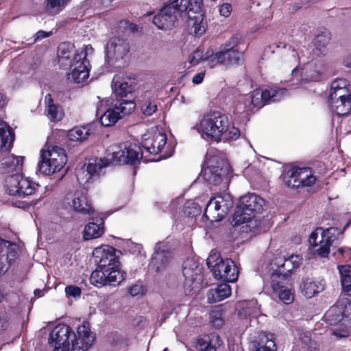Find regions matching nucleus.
Segmentation results:
<instances>
[{
	"label": "nucleus",
	"mask_w": 351,
	"mask_h": 351,
	"mask_svg": "<svg viewBox=\"0 0 351 351\" xmlns=\"http://www.w3.org/2000/svg\"><path fill=\"white\" fill-rule=\"evenodd\" d=\"M95 340L89 324L84 322L77 327V335L67 325L58 324L51 331L49 343L53 351H87Z\"/></svg>",
	"instance_id": "f257e3e1"
},
{
	"label": "nucleus",
	"mask_w": 351,
	"mask_h": 351,
	"mask_svg": "<svg viewBox=\"0 0 351 351\" xmlns=\"http://www.w3.org/2000/svg\"><path fill=\"white\" fill-rule=\"evenodd\" d=\"M191 129L208 142L234 141L240 136L239 130L230 122L227 115L217 111L204 114Z\"/></svg>",
	"instance_id": "f03ea898"
},
{
	"label": "nucleus",
	"mask_w": 351,
	"mask_h": 351,
	"mask_svg": "<svg viewBox=\"0 0 351 351\" xmlns=\"http://www.w3.org/2000/svg\"><path fill=\"white\" fill-rule=\"evenodd\" d=\"M93 49L90 45L75 49L71 43H62L58 47V62L62 66H69L67 79L70 82L80 84L84 82L89 76L90 64L87 59Z\"/></svg>",
	"instance_id": "7ed1b4c3"
},
{
	"label": "nucleus",
	"mask_w": 351,
	"mask_h": 351,
	"mask_svg": "<svg viewBox=\"0 0 351 351\" xmlns=\"http://www.w3.org/2000/svg\"><path fill=\"white\" fill-rule=\"evenodd\" d=\"M201 0H173L164 6L153 19V23L160 29H168L173 27L179 18L186 15V10L198 12Z\"/></svg>",
	"instance_id": "20e7f679"
},
{
	"label": "nucleus",
	"mask_w": 351,
	"mask_h": 351,
	"mask_svg": "<svg viewBox=\"0 0 351 351\" xmlns=\"http://www.w3.org/2000/svg\"><path fill=\"white\" fill-rule=\"evenodd\" d=\"M286 92V89L276 86L267 87L263 90L256 88L248 94L239 97L236 110L238 112H243L252 111L254 108H260L267 103L280 101Z\"/></svg>",
	"instance_id": "39448f33"
},
{
	"label": "nucleus",
	"mask_w": 351,
	"mask_h": 351,
	"mask_svg": "<svg viewBox=\"0 0 351 351\" xmlns=\"http://www.w3.org/2000/svg\"><path fill=\"white\" fill-rule=\"evenodd\" d=\"M324 71L322 60L311 58L308 54H302L300 57V68L296 66L292 70L293 84L297 85L310 82H317L321 79Z\"/></svg>",
	"instance_id": "423d86ee"
},
{
	"label": "nucleus",
	"mask_w": 351,
	"mask_h": 351,
	"mask_svg": "<svg viewBox=\"0 0 351 351\" xmlns=\"http://www.w3.org/2000/svg\"><path fill=\"white\" fill-rule=\"evenodd\" d=\"M67 156L65 150L58 146H45L40 151L38 171L45 176L60 172L65 166Z\"/></svg>",
	"instance_id": "0eeeda50"
},
{
	"label": "nucleus",
	"mask_w": 351,
	"mask_h": 351,
	"mask_svg": "<svg viewBox=\"0 0 351 351\" xmlns=\"http://www.w3.org/2000/svg\"><path fill=\"white\" fill-rule=\"evenodd\" d=\"M167 135L163 131L152 129L143 136L141 144L145 151L149 154L156 155L160 153V156L156 160H158L171 157L174 152L173 147L167 144ZM147 160H156L149 159Z\"/></svg>",
	"instance_id": "6e6552de"
},
{
	"label": "nucleus",
	"mask_w": 351,
	"mask_h": 351,
	"mask_svg": "<svg viewBox=\"0 0 351 351\" xmlns=\"http://www.w3.org/2000/svg\"><path fill=\"white\" fill-rule=\"evenodd\" d=\"M228 172L229 166L223 160L217 156L206 155L201 176L208 186H218L223 181L227 180Z\"/></svg>",
	"instance_id": "1a4fd4ad"
},
{
	"label": "nucleus",
	"mask_w": 351,
	"mask_h": 351,
	"mask_svg": "<svg viewBox=\"0 0 351 351\" xmlns=\"http://www.w3.org/2000/svg\"><path fill=\"white\" fill-rule=\"evenodd\" d=\"M107 153L112 164L120 165H136L144 154L138 145L130 143L112 145L107 149Z\"/></svg>",
	"instance_id": "9d476101"
},
{
	"label": "nucleus",
	"mask_w": 351,
	"mask_h": 351,
	"mask_svg": "<svg viewBox=\"0 0 351 351\" xmlns=\"http://www.w3.org/2000/svg\"><path fill=\"white\" fill-rule=\"evenodd\" d=\"M38 184L29 178L16 172L8 175L4 180L5 192L12 196L25 197L33 195Z\"/></svg>",
	"instance_id": "9b49d317"
},
{
	"label": "nucleus",
	"mask_w": 351,
	"mask_h": 351,
	"mask_svg": "<svg viewBox=\"0 0 351 351\" xmlns=\"http://www.w3.org/2000/svg\"><path fill=\"white\" fill-rule=\"evenodd\" d=\"M341 234L339 228L331 227L324 230L317 228L311 232L309 243L314 247L315 252L322 257H326L330 252V247Z\"/></svg>",
	"instance_id": "f8f14e48"
},
{
	"label": "nucleus",
	"mask_w": 351,
	"mask_h": 351,
	"mask_svg": "<svg viewBox=\"0 0 351 351\" xmlns=\"http://www.w3.org/2000/svg\"><path fill=\"white\" fill-rule=\"evenodd\" d=\"M130 51V47L125 40L113 36L109 39L105 46V60L111 66L123 67L125 58Z\"/></svg>",
	"instance_id": "ddd939ff"
},
{
	"label": "nucleus",
	"mask_w": 351,
	"mask_h": 351,
	"mask_svg": "<svg viewBox=\"0 0 351 351\" xmlns=\"http://www.w3.org/2000/svg\"><path fill=\"white\" fill-rule=\"evenodd\" d=\"M206 263L216 279L227 282H234L237 280L239 270L232 259H223L214 254L208 256Z\"/></svg>",
	"instance_id": "4468645a"
},
{
	"label": "nucleus",
	"mask_w": 351,
	"mask_h": 351,
	"mask_svg": "<svg viewBox=\"0 0 351 351\" xmlns=\"http://www.w3.org/2000/svg\"><path fill=\"white\" fill-rule=\"evenodd\" d=\"M126 273L121 269L120 262L101 269L93 271L90 277L91 284L97 287H102L106 285H118L122 282Z\"/></svg>",
	"instance_id": "2eb2a0df"
},
{
	"label": "nucleus",
	"mask_w": 351,
	"mask_h": 351,
	"mask_svg": "<svg viewBox=\"0 0 351 351\" xmlns=\"http://www.w3.org/2000/svg\"><path fill=\"white\" fill-rule=\"evenodd\" d=\"M136 86L135 78L123 73L114 76L112 82V88L117 97V103L121 106L131 101L135 103L134 90Z\"/></svg>",
	"instance_id": "dca6fc26"
},
{
	"label": "nucleus",
	"mask_w": 351,
	"mask_h": 351,
	"mask_svg": "<svg viewBox=\"0 0 351 351\" xmlns=\"http://www.w3.org/2000/svg\"><path fill=\"white\" fill-rule=\"evenodd\" d=\"M233 206V200L228 193H223L210 199L206 205L203 217L207 220H221Z\"/></svg>",
	"instance_id": "f3484780"
},
{
	"label": "nucleus",
	"mask_w": 351,
	"mask_h": 351,
	"mask_svg": "<svg viewBox=\"0 0 351 351\" xmlns=\"http://www.w3.org/2000/svg\"><path fill=\"white\" fill-rule=\"evenodd\" d=\"M330 324L341 323L346 328L351 326V300L341 298L325 314Z\"/></svg>",
	"instance_id": "a211bd4d"
},
{
	"label": "nucleus",
	"mask_w": 351,
	"mask_h": 351,
	"mask_svg": "<svg viewBox=\"0 0 351 351\" xmlns=\"http://www.w3.org/2000/svg\"><path fill=\"white\" fill-rule=\"evenodd\" d=\"M136 107L135 103L131 101L121 106L117 102L107 110L103 112L101 108H99L97 112V115H100L99 121L102 125L109 127L114 125L119 119L125 114L132 112Z\"/></svg>",
	"instance_id": "6ab92c4d"
},
{
	"label": "nucleus",
	"mask_w": 351,
	"mask_h": 351,
	"mask_svg": "<svg viewBox=\"0 0 351 351\" xmlns=\"http://www.w3.org/2000/svg\"><path fill=\"white\" fill-rule=\"evenodd\" d=\"M301 263L302 258L295 254H292L287 258H276L271 263L274 269L272 274L283 276V280H289L291 273L300 267Z\"/></svg>",
	"instance_id": "aec40b11"
},
{
	"label": "nucleus",
	"mask_w": 351,
	"mask_h": 351,
	"mask_svg": "<svg viewBox=\"0 0 351 351\" xmlns=\"http://www.w3.org/2000/svg\"><path fill=\"white\" fill-rule=\"evenodd\" d=\"M120 253L115 248L108 245H103L94 249L93 255L97 263L96 269H101L119 262L117 253Z\"/></svg>",
	"instance_id": "412c9836"
},
{
	"label": "nucleus",
	"mask_w": 351,
	"mask_h": 351,
	"mask_svg": "<svg viewBox=\"0 0 351 351\" xmlns=\"http://www.w3.org/2000/svg\"><path fill=\"white\" fill-rule=\"evenodd\" d=\"M182 273L184 277V287L186 294L190 292L199 284L201 280V269L197 263L193 259H187L183 263Z\"/></svg>",
	"instance_id": "4be33fe9"
},
{
	"label": "nucleus",
	"mask_w": 351,
	"mask_h": 351,
	"mask_svg": "<svg viewBox=\"0 0 351 351\" xmlns=\"http://www.w3.org/2000/svg\"><path fill=\"white\" fill-rule=\"evenodd\" d=\"M171 257V247L169 242L166 241L158 242L154 247L149 267L156 271H160L169 263Z\"/></svg>",
	"instance_id": "5701e85b"
},
{
	"label": "nucleus",
	"mask_w": 351,
	"mask_h": 351,
	"mask_svg": "<svg viewBox=\"0 0 351 351\" xmlns=\"http://www.w3.org/2000/svg\"><path fill=\"white\" fill-rule=\"evenodd\" d=\"M18 245L0 237V275L5 273L16 258Z\"/></svg>",
	"instance_id": "b1692460"
},
{
	"label": "nucleus",
	"mask_w": 351,
	"mask_h": 351,
	"mask_svg": "<svg viewBox=\"0 0 351 351\" xmlns=\"http://www.w3.org/2000/svg\"><path fill=\"white\" fill-rule=\"evenodd\" d=\"M67 204L74 211L83 215H90L93 212L91 204L84 190L76 191L66 196Z\"/></svg>",
	"instance_id": "393cba45"
},
{
	"label": "nucleus",
	"mask_w": 351,
	"mask_h": 351,
	"mask_svg": "<svg viewBox=\"0 0 351 351\" xmlns=\"http://www.w3.org/2000/svg\"><path fill=\"white\" fill-rule=\"evenodd\" d=\"M284 277L277 274L271 275V287L274 294L285 304H291L293 301V293L287 286L289 280H283Z\"/></svg>",
	"instance_id": "a878e982"
},
{
	"label": "nucleus",
	"mask_w": 351,
	"mask_h": 351,
	"mask_svg": "<svg viewBox=\"0 0 351 351\" xmlns=\"http://www.w3.org/2000/svg\"><path fill=\"white\" fill-rule=\"evenodd\" d=\"M338 99L351 100L349 82L344 78L335 79L330 85L328 102L335 101Z\"/></svg>",
	"instance_id": "bb28decb"
},
{
	"label": "nucleus",
	"mask_w": 351,
	"mask_h": 351,
	"mask_svg": "<svg viewBox=\"0 0 351 351\" xmlns=\"http://www.w3.org/2000/svg\"><path fill=\"white\" fill-rule=\"evenodd\" d=\"M300 287L302 293L305 297L311 298L325 289L326 282L321 278L316 279L306 278L302 280Z\"/></svg>",
	"instance_id": "cd10ccee"
},
{
	"label": "nucleus",
	"mask_w": 351,
	"mask_h": 351,
	"mask_svg": "<svg viewBox=\"0 0 351 351\" xmlns=\"http://www.w3.org/2000/svg\"><path fill=\"white\" fill-rule=\"evenodd\" d=\"M24 158L8 154L0 161V172L3 174L11 175L18 172L21 168Z\"/></svg>",
	"instance_id": "c85d7f7f"
},
{
	"label": "nucleus",
	"mask_w": 351,
	"mask_h": 351,
	"mask_svg": "<svg viewBox=\"0 0 351 351\" xmlns=\"http://www.w3.org/2000/svg\"><path fill=\"white\" fill-rule=\"evenodd\" d=\"M104 233V221L103 217H93L84 228L83 237L90 240L100 237Z\"/></svg>",
	"instance_id": "c756f323"
},
{
	"label": "nucleus",
	"mask_w": 351,
	"mask_h": 351,
	"mask_svg": "<svg viewBox=\"0 0 351 351\" xmlns=\"http://www.w3.org/2000/svg\"><path fill=\"white\" fill-rule=\"evenodd\" d=\"M239 205L254 215V213L261 212L265 206V200L260 196L251 193L243 196L240 199Z\"/></svg>",
	"instance_id": "7c9ffc66"
},
{
	"label": "nucleus",
	"mask_w": 351,
	"mask_h": 351,
	"mask_svg": "<svg viewBox=\"0 0 351 351\" xmlns=\"http://www.w3.org/2000/svg\"><path fill=\"white\" fill-rule=\"evenodd\" d=\"M221 344L219 335L216 332H211L199 338L196 348L200 351H217Z\"/></svg>",
	"instance_id": "2f4dec72"
},
{
	"label": "nucleus",
	"mask_w": 351,
	"mask_h": 351,
	"mask_svg": "<svg viewBox=\"0 0 351 351\" xmlns=\"http://www.w3.org/2000/svg\"><path fill=\"white\" fill-rule=\"evenodd\" d=\"M202 1L201 0V5L198 12L192 10H186V15L183 17H187L189 19L188 24L193 28V34L196 36H200L205 32V28L202 25Z\"/></svg>",
	"instance_id": "473e14b6"
},
{
	"label": "nucleus",
	"mask_w": 351,
	"mask_h": 351,
	"mask_svg": "<svg viewBox=\"0 0 351 351\" xmlns=\"http://www.w3.org/2000/svg\"><path fill=\"white\" fill-rule=\"evenodd\" d=\"M231 287L227 283L218 285L215 288L208 290L207 293V300L210 304L220 302L231 294Z\"/></svg>",
	"instance_id": "72a5a7b5"
},
{
	"label": "nucleus",
	"mask_w": 351,
	"mask_h": 351,
	"mask_svg": "<svg viewBox=\"0 0 351 351\" xmlns=\"http://www.w3.org/2000/svg\"><path fill=\"white\" fill-rule=\"evenodd\" d=\"M221 65L229 66L237 64L243 55L239 49L221 47L220 49Z\"/></svg>",
	"instance_id": "f704fd0d"
},
{
	"label": "nucleus",
	"mask_w": 351,
	"mask_h": 351,
	"mask_svg": "<svg viewBox=\"0 0 351 351\" xmlns=\"http://www.w3.org/2000/svg\"><path fill=\"white\" fill-rule=\"evenodd\" d=\"M45 114L52 121L56 122L62 119L63 112L61 107L55 104L51 94L46 95L45 97Z\"/></svg>",
	"instance_id": "c9c22d12"
},
{
	"label": "nucleus",
	"mask_w": 351,
	"mask_h": 351,
	"mask_svg": "<svg viewBox=\"0 0 351 351\" xmlns=\"http://www.w3.org/2000/svg\"><path fill=\"white\" fill-rule=\"evenodd\" d=\"M14 140V134L11 128L3 121H0V152L8 151Z\"/></svg>",
	"instance_id": "e433bc0d"
},
{
	"label": "nucleus",
	"mask_w": 351,
	"mask_h": 351,
	"mask_svg": "<svg viewBox=\"0 0 351 351\" xmlns=\"http://www.w3.org/2000/svg\"><path fill=\"white\" fill-rule=\"evenodd\" d=\"M276 346L273 334L263 332L259 341L254 342L252 351H276Z\"/></svg>",
	"instance_id": "4c0bfd02"
},
{
	"label": "nucleus",
	"mask_w": 351,
	"mask_h": 351,
	"mask_svg": "<svg viewBox=\"0 0 351 351\" xmlns=\"http://www.w3.org/2000/svg\"><path fill=\"white\" fill-rule=\"evenodd\" d=\"M158 109L156 97L151 95V93L145 92L141 101V112L146 117L152 116Z\"/></svg>",
	"instance_id": "58836bf2"
},
{
	"label": "nucleus",
	"mask_w": 351,
	"mask_h": 351,
	"mask_svg": "<svg viewBox=\"0 0 351 351\" xmlns=\"http://www.w3.org/2000/svg\"><path fill=\"white\" fill-rule=\"evenodd\" d=\"M241 309L239 314L244 317H257L261 315L260 306L257 300H252L250 301H243L241 304Z\"/></svg>",
	"instance_id": "ea45409f"
},
{
	"label": "nucleus",
	"mask_w": 351,
	"mask_h": 351,
	"mask_svg": "<svg viewBox=\"0 0 351 351\" xmlns=\"http://www.w3.org/2000/svg\"><path fill=\"white\" fill-rule=\"evenodd\" d=\"M110 164H112V162L109 156L107 155L105 158L95 160L94 162H88L85 165V170L88 173L90 178H93L99 173L102 168L108 167Z\"/></svg>",
	"instance_id": "a19ab883"
},
{
	"label": "nucleus",
	"mask_w": 351,
	"mask_h": 351,
	"mask_svg": "<svg viewBox=\"0 0 351 351\" xmlns=\"http://www.w3.org/2000/svg\"><path fill=\"white\" fill-rule=\"evenodd\" d=\"M332 112L337 116H345L351 111V100L338 99L329 102Z\"/></svg>",
	"instance_id": "79ce46f5"
},
{
	"label": "nucleus",
	"mask_w": 351,
	"mask_h": 351,
	"mask_svg": "<svg viewBox=\"0 0 351 351\" xmlns=\"http://www.w3.org/2000/svg\"><path fill=\"white\" fill-rule=\"evenodd\" d=\"M330 40V34L325 31L320 34H318L315 38V48L313 51L314 54L319 56L324 55L326 52V46Z\"/></svg>",
	"instance_id": "37998d69"
},
{
	"label": "nucleus",
	"mask_w": 351,
	"mask_h": 351,
	"mask_svg": "<svg viewBox=\"0 0 351 351\" xmlns=\"http://www.w3.org/2000/svg\"><path fill=\"white\" fill-rule=\"evenodd\" d=\"M71 0H46L45 10L51 14L56 15L62 12Z\"/></svg>",
	"instance_id": "c03bdc74"
},
{
	"label": "nucleus",
	"mask_w": 351,
	"mask_h": 351,
	"mask_svg": "<svg viewBox=\"0 0 351 351\" xmlns=\"http://www.w3.org/2000/svg\"><path fill=\"white\" fill-rule=\"evenodd\" d=\"M204 64L210 69L219 64L221 65L220 50L215 51L213 49H208L204 53Z\"/></svg>",
	"instance_id": "a18cd8bd"
},
{
	"label": "nucleus",
	"mask_w": 351,
	"mask_h": 351,
	"mask_svg": "<svg viewBox=\"0 0 351 351\" xmlns=\"http://www.w3.org/2000/svg\"><path fill=\"white\" fill-rule=\"evenodd\" d=\"M299 170H300V167H293L289 169L287 175L285 177V182L288 187L290 188H299L301 186V182L299 180Z\"/></svg>",
	"instance_id": "49530a36"
},
{
	"label": "nucleus",
	"mask_w": 351,
	"mask_h": 351,
	"mask_svg": "<svg viewBox=\"0 0 351 351\" xmlns=\"http://www.w3.org/2000/svg\"><path fill=\"white\" fill-rule=\"evenodd\" d=\"M298 176L301 182L300 187L311 186L315 183L316 178L312 174L311 170L308 167H300Z\"/></svg>",
	"instance_id": "de8ad7c7"
},
{
	"label": "nucleus",
	"mask_w": 351,
	"mask_h": 351,
	"mask_svg": "<svg viewBox=\"0 0 351 351\" xmlns=\"http://www.w3.org/2000/svg\"><path fill=\"white\" fill-rule=\"evenodd\" d=\"M253 217L254 215L252 213L242 208L241 205H239L233 215L232 223L234 226L240 225L250 221Z\"/></svg>",
	"instance_id": "09e8293b"
},
{
	"label": "nucleus",
	"mask_w": 351,
	"mask_h": 351,
	"mask_svg": "<svg viewBox=\"0 0 351 351\" xmlns=\"http://www.w3.org/2000/svg\"><path fill=\"white\" fill-rule=\"evenodd\" d=\"M90 135V130L87 127H75L68 132V137L71 141H82Z\"/></svg>",
	"instance_id": "8fccbe9b"
},
{
	"label": "nucleus",
	"mask_w": 351,
	"mask_h": 351,
	"mask_svg": "<svg viewBox=\"0 0 351 351\" xmlns=\"http://www.w3.org/2000/svg\"><path fill=\"white\" fill-rule=\"evenodd\" d=\"M201 206L193 199L186 201L183 208L184 214L189 217L198 216L201 213Z\"/></svg>",
	"instance_id": "3c124183"
},
{
	"label": "nucleus",
	"mask_w": 351,
	"mask_h": 351,
	"mask_svg": "<svg viewBox=\"0 0 351 351\" xmlns=\"http://www.w3.org/2000/svg\"><path fill=\"white\" fill-rule=\"evenodd\" d=\"M309 53L307 49L301 50L300 53H298L295 50L290 51L284 56V62L291 66H294L297 63L300 64V57L302 54L308 55ZM300 68V65L297 66Z\"/></svg>",
	"instance_id": "603ef678"
},
{
	"label": "nucleus",
	"mask_w": 351,
	"mask_h": 351,
	"mask_svg": "<svg viewBox=\"0 0 351 351\" xmlns=\"http://www.w3.org/2000/svg\"><path fill=\"white\" fill-rule=\"evenodd\" d=\"M200 62H204V52L197 49L191 53L188 58V62L185 64L187 69L197 65Z\"/></svg>",
	"instance_id": "864d4df0"
},
{
	"label": "nucleus",
	"mask_w": 351,
	"mask_h": 351,
	"mask_svg": "<svg viewBox=\"0 0 351 351\" xmlns=\"http://www.w3.org/2000/svg\"><path fill=\"white\" fill-rule=\"evenodd\" d=\"M336 258L343 262L351 261V249L348 247H341L335 253Z\"/></svg>",
	"instance_id": "5fc2aeb1"
},
{
	"label": "nucleus",
	"mask_w": 351,
	"mask_h": 351,
	"mask_svg": "<svg viewBox=\"0 0 351 351\" xmlns=\"http://www.w3.org/2000/svg\"><path fill=\"white\" fill-rule=\"evenodd\" d=\"M76 177L79 183L84 186L90 183L93 179L85 170V165L76 171Z\"/></svg>",
	"instance_id": "6e6d98bb"
},
{
	"label": "nucleus",
	"mask_w": 351,
	"mask_h": 351,
	"mask_svg": "<svg viewBox=\"0 0 351 351\" xmlns=\"http://www.w3.org/2000/svg\"><path fill=\"white\" fill-rule=\"evenodd\" d=\"M210 322L213 326L219 328L223 324L222 313L220 311H213L210 314Z\"/></svg>",
	"instance_id": "4d7b16f0"
},
{
	"label": "nucleus",
	"mask_w": 351,
	"mask_h": 351,
	"mask_svg": "<svg viewBox=\"0 0 351 351\" xmlns=\"http://www.w3.org/2000/svg\"><path fill=\"white\" fill-rule=\"evenodd\" d=\"M65 293L66 295L76 298L80 297L82 291L81 289L77 286L68 285L65 287Z\"/></svg>",
	"instance_id": "13d9d810"
},
{
	"label": "nucleus",
	"mask_w": 351,
	"mask_h": 351,
	"mask_svg": "<svg viewBox=\"0 0 351 351\" xmlns=\"http://www.w3.org/2000/svg\"><path fill=\"white\" fill-rule=\"evenodd\" d=\"M241 36L239 34H235L231 37L222 47L237 49V47L240 43Z\"/></svg>",
	"instance_id": "bf43d9fd"
},
{
	"label": "nucleus",
	"mask_w": 351,
	"mask_h": 351,
	"mask_svg": "<svg viewBox=\"0 0 351 351\" xmlns=\"http://www.w3.org/2000/svg\"><path fill=\"white\" fill-rule=\"evenodd\" d=\"M219 11L221 16L228 17L232 12V5L230 3H223L219 7Z\"/></svg>",
	"instance_id": "052dcab7"
},
{
	"label": "nucleus",
	"mask_w": 351,
	"mask_h": 351,
	"mask_svg": "<svg viewBox=\"0 0 351 351\" xmlns=\"http://www.w3.org/2000/svg\"><path fill=\"white\" fill-rule=\"evenodd\" d=\"M51 35H52L51 31L45 32V31L40 30V31L37 32L36 34H35V38H34V42L41 40L43 38L51 36Z\"/></svg>",
	"instance_id": "680f3d73"
},
{
	"label": "nucleus",
	"mask_w": 351,
	"mask_h": 351,
	"mask_svg": "<svg viewBox=\"0 0 351 351\" xmlns=\"http://www.w3.org/2000/svg\"><path fill=\"white\" fill-rule=\"evenodd\" d=\"M129 292L132 296L138 295L143 292V287L139 285H134L130 288Z\"/></svg>",
	"instance_id": "e2e57ef3"
},
{
	"label": "nucleus",
	"mask_w": 351,
	"mask_h": 351,
	"mask_svg": "<svg viewBox=\"0 0 351 351\" xmlns=\"http://www.w3.org/2000/svg\"><path fill=\"white\" fill-rule=\"evenodd\" d=\"M204 77L205 71H201L193 76L192 82L193 84H199L203 82Z\"/></svg>",
	"instance_id": "0e129e2a"
},
{
	"label": "nucleus",
	"mask_w": 351,
	"mask_h": 351,
	"mask_svg": "<svg viewBox=\"0 0 351 351\" xmlns=\"http://www.w3.org/2000/svg\"><path fill=\"white\" fill-rule=\"evenodd\" d=\"M9 326L8 317L5 315L0 316V332L5 330Z\"/></svg>",
	"instance_id": "69168bd1"
},
{
	"label": "nucleus",
	"mask_w": 351,
	"mask_h": 351,
	"mask_svg": "<svg viewBox=\"0 0 351 351\" xmlns=\"http://www.w3.org/2000/svg\"><path fill=\"white\" fill-rule=\"evenodd\" d=\"M332 334L339 337H343L348 336L347 330H343L341 331H338L337 329L334 330Z\"/></svg>",
	"instance_id": "338daca9"
},
{
	"label": "nucleus",
	"mask_w": 351,
	"mask_h": 351,
	"mask_svg": "<svg viewBox=\"0 0 351 351\" xmlns=\"http://www.w3.org/2000/svg\"><path fill=\"white\" fill-rule=\"evenodd\" d=\"M134 251L132 252L133 254L137 253L138 254L145 255L144 252H143V246L140 244H134Z\"/></svg>",
	"instance_id": "774afa93"
}]
</instances>
